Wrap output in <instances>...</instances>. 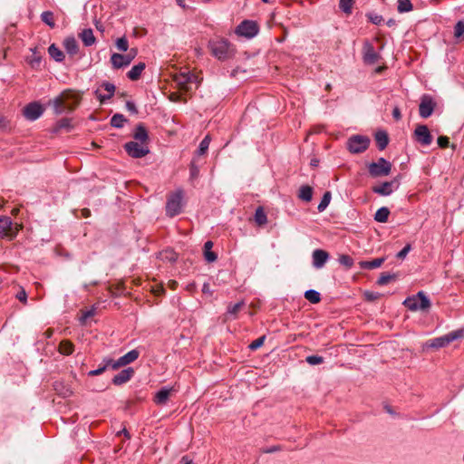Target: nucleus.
Returning a JSON list of instances; mask_svg holds the SVG:
<instances>
[{"label":"nucleus","instance_id":"nucleus-1","mask_svg":"<svg viewBox=\"0 0 464 464\" xmlns=\"http://www.w3.org/2000/svg\"><path fill=\"white\" fill-rule=\"evenodd\" d=\"M82 96L79 92L65 90L60 95L50 101L56 114H62L68 111H72L80 103Z\"/></svg>","mask_w":464,"mask_h":464},{"label":"nucleus","instance_id":"nucleus-2","mask_svg":"<svg viewBox=\"0 0 464 464\" xmlns=\"http://www.w3.org/2000/svg\"><path fill=\"white\" fill-rule=\"evenodd\" d=\"M464 338V328H459L450 332L442 336L436 337L426 341L423 349L439 350L447 347L450 343Z\"/></svg>","mask_w":464,"mask_h":464},{"label":"nucleus","instance_id":"nucleus-3","mask_svg":"<svg viewBox=\"0 0 464 464\" xmlns=\"http://www.w3.org/2000/svg\"><path fill=\"white\" fill-rule=\"evenodd\" d=\"M403 304L411 311H426L430 306V302L423 292L408 297Z\"/></svg>","mask_w":464,"mask_h":464},{"label":"nucleus","instance_id":"nucleus-4","mask_svg":"<svg viewBox=\"0 0 464 464\" xmlns=\"http://www.w3.org/2000/svg\"><path fill=\"white\" fill-rule=\"evenodd\" d=\"M392 163L384 158H379L377 161L368 165L369 174L372 178L386 177L392 171Z\"/></svg>","mask_w":464,"mask_h":464},{"label":"nucleus","instance_id":"nucleus-5","mask_svg":"<svg viewBox=\"0 0 464 464\" xmlns=\"http://www.w3.org/2000/svg\"><path fill=\"white\" fill-rule=\"evenodd\" d=\"M183 190L178 189L170 194L166 204V213L169 217H174L180 213L182 208Z\"/></svg>","mask_w":464,"mask_h":464},{"label":"nucleus","instance_id":"nucleus-6","mask_svg":"<svg viewBox=\"0 0 464 464\" xmlns=\"http://www.w3.org/2000/svg\"><path fill=\"white\" fill-rule=\"evenodd\" d=\"M22 227L21 225L14 224L9 217H0V237H6L10 240L14 239L19 229Z\"/></svg>","mask_w":464,"mask_h":464},{"label":"nucleus","instance_id":"nucleus-7","mask_svg":"<svg viewBox=\"0 0 464 464\" xmlns=\"http://www.w3.org/2000/svg\"><path fill=\"white\" fill-rule=\"evenodd\" d=\"M212 54L218 60H226L232 54V49L227 40L220 39L209 43Z\"/></svg>","mask_w":464,"mask_h":464},{"label":"nucleus","instance_id":"nucleus-8","mask_svg":"<svg viewBox=\"0 0 464 464\" xmlns=\"http://www.w3.org/2000/svg\"><path fill=\"white\" fill-rule=\"evenodd\" d=\"M370 140L362 135H354L347 141V148L351 153H362L367 150Z\"/></svg>","mask_w":464,"mask_h":464},{"label":"nucleus","instance_id":"nucleus-9","mask_svg":"<svg viewBox=\"0 0 464 464\" xmlns=\"http://www.w3.org/2000/svg\"><path fill=\"white\" fill-rule=\"evenodd\" d=\"M124 149L129 156L135 159L142 158L150 152L148 145L135 140L127 142Z\"/></svg>","mask_w":464,"mask_h":464},{"label":"nucleus","instance_id":"nucleus-10","mask_svg":"<svg viewBox=\"0 0 464 464\" xmlns=\"http://www.w3.org/2000/svg\"><path fill=\"white\" fill-rule=\"evenodd\" d=\"M236 33L246 38H252L258 33V25L251 20H245L237 27Z\"/></svg>","mask_w":464,"mask_h":464},{"label":"nucleus","instance_id":"nucleus-11","mask_svg":"<svg viewBox=\"0 0 464 464\" xmlns=\"http://www.w3.org/2000/svg\"><path fill=\"white\" fill-rule=\"evenodd\" d=\"M436 103L433 99L429 95H423L420 99L419 106V113L421 118L430 117L435 109Z\"/></svg>","mask_w":464,"mask_h":464},{"label":"nucleus","instance_id":"nucleus-12","mask_svg":"<svg viewBox=\"0 0 464 464\" xmlns=\"http://www.w3.org/2000/svg\"><path fill=\"white\" fill-rule=\"evenodd\" d=\"M23 112L27 120L35 121L44 113V108L38 102H31L24 108Z\"/></svg>","mask_w":464,"mask_h":464},{"label":"nucleus","instance_id":"nucleus-13","mask_svg":"<svg viewBox=\"0 0 464 464\" xmlns=\"http://www.w3.org/2000/svg\"><path fill=\"white\" fill-rule=\"evenodd\" d=\"M414 136L418 142L425 146L432 141V136L426 125H418L414 130Z\"/></svg>","mask_w":464,"mask_h":464},{"label":"nucleus","instance_id":"nucleus-14","mask_svg":"<svg viewBox=\"0 0 464 464\" xmlns=\"http://www.w3.org/2000/svg\"><path fill=\"white\" fill-rule=\"evenodd\" d=\"M139 355L140 353L136 349L128 352L126 354L120 357L117 361L112 360V369L116 370L120 367L131 363L138 359Z\"/></svg>","mask_w":464,"mask_h":464},{"label":"nucleus","instance_id":"nucleus-15","mask_svg":"<svg viewBox=\"0 0 464 464\" xmlns=\"http://www.w3.org/2000/svg\"><path fill=\"white\" fill-rule=\"evenodd\" d=\"M362 52L363 61L367 64H374L380 59V55L375 52L373 46L369 43L364 44Z\"/></svg>","mask_w":464,"mask_h":464},{"label":"nucleus","instance_id":"nucleus-16","mask_svg":"<svg viewBox=\"0 0 464 464\" xmlns=\"http://www.w3.org/2000/svg\"><path fill=\"white\" fill-rule=\"evenodd\" d=\"M134 375V370L131 367L123 369L112 378V383L120 386L129 382Z\"/></svg>","mask_w":464,"mask_h":464},{"label":"nucleus","instance_id":"nucleus-17","mask_svg":"<svg viewBox=\"0 0 464 464\" xmlns=\"http://www.w3.org/2000/svg\"><path fill=\"white\" fill-rule=\"evenodd\" d=\"M313 265L316 268H321L324 266L329 258V254L323 249H315L313 252Z\"/></svg>","mask_w":464,"mask_h":464},{"label":"nucleus","instance_id":"nucleus-18","mask_svg":"<svg viewBox=\"0 0 464 464\" xmlns=\"http://www.w3.org/2000/svg\"><path fill=\"white\" fill-rule=\"evenodd\" d=\"M32 54L26 57L27 63L32 69L39 70L42 63V53L38 51L37 47L30 49Z\"/></svg>","mask_w":464,"mask_h":464},{"label":"nucleus","instance_id":"nucleus-19","mask_svg":"<svg viewBox=\"0 0 464 464\" xmlns=\"http://www.w3.org/2000/svg\"><path fill=\"white\" fill-rule=\"evenodd\" d=\"M192 77H194V74H191L189 72L179 73L175 76V82H177L180 90L188 92L189 90L188 85L192 82Z\"/></svg>","mask_w":464,"mask_h":464},{"label":"nucleus","instance_id":"nucleus-20","mask_svg":"<svg viewBox=\"0 0 464 464\" xmlns=\"http://www.w3.org/2000/svg\"><path fill=\"white\" fill-rule=\"evenodd\" d=\"M111 63L114 69H120L128 66L130 63L129 57L121 53H113L111 57Z\"/></svg>","mask_w":464,"mask_h":464},{"label":"nucleus","instance_id":"nucleus-21","mask_svg":"<svg viewBox=\"0 0 464 464\" xmlns=\"http://www.w3.org/2000/svg\"><path fill=\"white\" fill-rule=\"evenodd\" d=\"M133 138L135 141H139L140 143H145L146 145H148V131L142 124L137 125L135 131L133 133Z\"/></svg>","mask_w":464,"mask_h":464},{"label":"nucleus","instance_id":"nucleus-22","mask_svg":"<svg viewBox=\"0 0 464 464\" xmlns=\"http://www.w3.org/2000/svg\"><path fill=\"white\" fill-rule=\"evenodd\" d=\"M392 185H393V182L391 181H386V182H383L382 183L381 185L379 186H374L372 187V191L378 195H381V196H389L392 193L393 189H392Z\"/></svg>","mask_w":464,"mask_h":464},{"label":"nucleus","instance_id":"nucleus-23","mask_svg":"<svg viewBox=\"0 0 464 464\" xmlns=\"http://www.w3.org/2000/svg\"><path fill=\"white\" fill-rule=\"evenodd\" d=\"M146 65L144 63H139L138 64L134 65L128 72L129 79H130L131 81L138 80L140 77Z\"/></svg>","mask_w":464,"mask_h":464},{"label":"nucleus","instance_id":"nucleus-24","mask_svg":"<svg viewBox=\"0 0 464 464\" xmlns=\"http://www.w3.org/2000/svg\"><path fill=\"white\" fill-rule=\"evenodd\" d=\"M102 86L104 88V90L106 92H108V94L102 95V94L99 93L98 91H96L95 93H96L98 99L100 100V102H103L105 100L110 99L113 96V93L115 92V86L110 82H103Z\"/></svg>","mask_w":464,"mask_h":464},{"label":"nucleus","instance_id":"nucleus-25","mask_svg":"<svg viewBox=\"0 0 464 464\" xmlns=\"http://www.w3.org/2000/svg\"><path fill=\"white\" fill-rule=\"evenodd\" d=\"M212 247H213L212 241H207L204 244V257L208 263L215 262L218 258L216 253L211 250Z\"/></svg>","mask_w":464,"mask_h":464},{"label":"nucleus","instance_id":"nucleus-26","mask_svg":"<svg viewBox=\"0 0 464 464\" xmlns=\"http://www.w3.org/2000/svg\"><path fill=\"white\" fill-rule=\"evenodd\" d=\"M53 388L58 394L64 398L69 397L72 394L71 388L62 382H55L53 383Z\"/></svg>","mask_w":464,"mask_h":464},{"label":"nucleus","instance_id":"nucleus-27","mask_svg":"<svg viewBox=\"0 0 464 464\" xmlns=\"http://www.w3.org/2000/svg\"><path fill=\"white\" fill-rule=\"evenodd\" d=\"M63 45H64L66 52L69 54L74 55L78 53L79 46L74 38H72V37L66 38L63 42Z\"/></svg>","mask_w":464,"mask_h":464},{"label":"nucleus","instance_id":"nucleus-28","mask_svg":"<svg viewBox=\"0 0 464 464\" xmlns=\"http://www.w3.org/2000/svg\"><path fill=\"white\" fill-rule=\"evenodd\" d=\"M384 260L385 259L383 257H381L375 258L372 261H361L359 266L362 269H374L380 267L383 264Z\"/></svg>","mask_w":464,"mask_h":464},{"label":"nucleus","instance_id":"nucleus-29","mask_svg":"<svg viewBox=\"0 0 464 464\" xmlns=\"http://www.w3.org/2000/svg\"><path fill=\"white\" fill-rule=\"evenodd\" d=\"M80 38L86 46H91L95 43V37L92 29H84L80 34Z\"/></svg>","mask_w":464,"mask_h":464},{"label":"nucleus","instance_id":"nucleus-30","mask_svg":"<svg viewBox=\"0 0 464 464\" xmlns=\"http://www.w3.org/2000/svg\"><path fill=\"white\" fill-rule=\"evenodd\" d=\"M170 389L162 388L155 395L154 401L156 404H165L169 397Z\"/></svg>","mask_w":464,"mask_h":464},{"label":"nucleus","instance_id":"nucleus-31","mask_svg":"<svg viewBox=\"0 0 464 464\" xmlns=\"http://www.w3.org/2000/svg\"><path fill=\"white\" fill-rule=\"evenodd\" d=\"M298 198L304 201L309 202L313 198V188L308 185H304L300 188Z\"/></svg>","mask_w":464,"mask_h":464},{"label":"nucleus","instance_id":"nucleus-32","mask_svg":"<svg viewBox=\"0 0 464 464\" xmlns=\"http://www.w3.org/2000/svg\"><path fill=\"white\" fill-rule=\"evenodd\" d=\"M375 140L380 150H384L389 142L388 134L385 131H378L375 134Z\"/></svg>","mask_w":464,"mask_h":464},{"label":"nucleus","instance_id":"nucleus-33","mask_svg":"<svg viewBox=\"0 0 464 464\" xmlns=\"http://www.w3.org/2000/svg\"><path fill=\"white\" fill-rule=\"evenodd\" d=\"M100 304H94L89 308L82 310V315L81 319H88L90 317L100 315Z\"/></svg>","mask_w":464,"mask_h":464},{"label":"nucleus","instance_id":"nucleus-34","mask_svg":"<svg viewBox=\"0 0 464 464\" xmlns=\"http://www.w3.org/2000/svg\"><path fill=\"white\" fill-rule=\"evenodd\" d=\"M48 53L56 62H62L64 58L63 53L54 44L49 46Z\"/></svg>","mask_w":464,"mask_h":464},{"label":"nucleus","instance_id":"nucleus-35","mask_svg":"<svg viewBox=\"0 0 464 464\" xmlns=\"http://www.w3.org/2000/svg\"><path fill=\"white\" fill-rule=\"evenodd\" d=\"M74 351V346L73 344L68 341V340H63L59 344V352L62 353V354H64V355H70L72 353V352Z\"/></svg>","mask_w":464,"mask_h":464},{"label":"nucleus","instance_id":"nucleus-36","mask_svg":"<svg viewBox=\"0 0 464 464\" xmlns=\"http://www.w3.org/2000/svg\"><path fill=\"white\" fill-rule=\"evenodd\" d=\"M389 215H390L389 208L386 207H382L376 211V213L374 215V219L377 222L384 223L388 220Z\"/></svg>","mask_w":464,"mask_h":464},{"label":"nucleus","instance_id":"nucleus-37","mask_svg":"<svg viewBox=\"0 0 464 464\" xmlns=\"http://www.w3.org/2000/svg\"><path fill=\"white\" fill-rule=\"evenodd\" d=\"M103 362H104V365L103 366H101L99 367L98 369L96 370H92L88 372V375L89 376H96V375H100L102 374V372H104V371L108 368V367H111L112 368V359H110V358H105L103 360Z\"/></svg>","mask_w":464,"mask_h":464},{"label":"nucleus","instance_id":"nucleus-38","mask_svg":"<svg viewBox=\"0 0 464 464\" xmlns=\"http://www.w3.org/2000/svg\"><path fill=\"white\" fill-rule=\"evenodd\" d=\"M255 221L258 226H264L267 223L266 214L265 213L263 208L259 207L256 208L255 214Z\"/></svg>","mask_w":464,"mask_h":464},{"label":"nucleus","instance_id":"nucleus-39","mask_svg":"<svg viewBox=\"0 0 464 464\" xmlns=\"http://www.w3.org/2000/svg\"><path fill=\"white\" fill-rule=\"evenodd\" d=\"M304 297L312 304H317L321 300L320 293L312 289L304 293Z\"/></svg>","mask_w":464,"mask_h":464},{"label":"nucleus","instance_id":"nucleus-40","mask_svg":"<svg viewBox=\"0 0 464 464\" xmlns=\"http://www.w3.org/2000/svg\"><path fill=\"white\" fill-rule=\"evenodd\" d=\"M42 21L49 25L51 28H53L55 26V23L53 20V14L51 11H45L42 13L41 14Z\"/></svg>","mask_w":464,"mask_h":464},{"label":"nucleus","instance_id":"nucleus-41","mask_svg":"<svg viewBox=\"0 0 464 464\" xmlns=\"http://www.w3.org/2000/svg\"><path fill=\"white\" fill-rule=\"evenodd\" d=\"M331 198H332V195H331L330 191H326L324 194L323 198L317 207L319 212H323L327 208V206L329 205V203L331 201Z\"/></svg>","mask_w":464,"mask_h":464},{"label":"nucleus","instance_id":"nucleus-42","mask_svg":"<svg viewBox=\"0 0 464 464\" xmlns=\"http://www.w3.org/2000/svg\"><path fill=\"white\" fill-rule=\"evenodd\" d=\"M126 119L121 114H115L111 119V124L115 128L122 127Z\"/></svg>","mask_w":464,"mask_h":464},{"label":"nucleus","instance_id":"nucleus-43","mask_svg":"<svg viewBox=\"0 0 464 464\" xmlns=\"http://www.w3.org/2000/svg\"><path fill=\"white\" fill-rule=\"evenodd\" d=\"M162 260H168L169 262H175L178 258V255L173 250H165L160 254Z\"/></svg>","mask_w":464,"mask_h":464},{"label":"nucleus","instance_id":"nucleus-44","mask_svg":"<svg viewBox=\"0 0 464 464\" xmlns=\"http://www.w3.org/2000/svg\"><path fill=\"white\" fill-rule=\"evenodd\" d=\"M397 8L400 13L410 12L412 10V5L410 0H399Z\"/></svg>","mask_w":464,"mask_h":464},{"label":"nucleus","instance_id":"nucleus-45","mask_svg":"<svg viewBox=\"0 0 464 464\" xmlns=\"http://www.w3.org/2000/svg\"><path fill=\"white\" fill-rule=\"evenodd\" d=\"M210 136L209 135H207L200 142L199 144V147H198V155H204L206 153V151L208 150V146H209V143H210Z\"/></svg>","mask_w":464,"mask_h":464},{"label":"nucleus","instance_id":"nucleus-46","mask_svg":"<svg viewBox=\"0 0 464 464\" xmlns=\"http://www.w3.org/2000/svg\"><path fill=\"white\" fill-rule=\"evenodd\" d=\"M338 261L342 266L348 269L353 266V259L348 255H341Z\"/></svg>","mask_w":464,"mask_h":464},{"label":"nucleus","instance_id":"nucleus-47","mask_svg":"<svg viewBox=\"0 0 464 464\" xmlns=\"http://www.w3.org/2000/svg\"><path fill=\"white\" fill-rule=\"evenodd\" d=\"M354 0H340L339 6L345 14H351Z\"/></svg>","mask_w":464,"mask_h":464},{"label":"nucleus","instance_id":"nucleus-48","mask_svg":"<svg viewBox=\"0 0 464 464\" xmlns=\"http://www.w3.org/2000/svg\"><path fill=\"white\" fill-rule=\"evenodd\" d=\"M394 278H395L394 275H390V274H387V273H382L381 275V276L379 277V279L377 280V284L379 285H385L389 284Z\"/></svg>","mask_w":464,"mask_h":464},{"label":"nucleus","instance_id":"nucleus-49","mask_svg":"<svg viewBox=\"0 0 464 464\" xmlns=\"http://www.w3.org/2000/svg\"><path fill=\"white\" fill-rule=\"evenodd\" d=\"M62 129H67V130L72 129L71 121L69 119L64 118L57 122V124L55 126V131H58Z\"/></svg>","mask_w":464,"mask_h":464},{"label":"nucleus","instance_id":"nucleus-50","mask_svg":"<svg viewBox=\"0 0 464 464\" xmlns=\"http://www.w3.org/2000/svg\"><path fill=\"white\" fill-rule=\"evenodd\" d=\"M265 340H266V335H262L259 338H257L256 340L253 341L248 345V348L252 351H255V350L260 348L264 344Z\"/></svg>","mask_w":464,"mask_h":464},{"label":"nucleus","instance_id":"nucleus-51","mask_svg":"<svg viewBox=\"0 0 464 464\" xmlns=\"http://www.w3.org/2000/svg\"><path fill=\"white\" fill-rule=\"evenodd\" d=\"M116 47L121 52H126L129 48V44L126 37H121L116 41Z\"/></svg>","mask_w":464,"mask_h":464},{"label":"nucleus","instance_id":"nucleus-52","mask_svg":"<svg viewBox=\"0 0 464 464\" xmlns=\"http://www.w3.org/2000/svg\"><path fill=\"white\" fill-rule=\"evenodd\" d=\"M464 35V22L459 21L454 28V36L459 38Z\"/></svg>","mask_w":464,"mask_h":464},{"label":"nucleus","instance_id":"nucleus-53","mask_svg":"<svg viewBox=\"0 0 464 464\" xmlns=\"http://www.w3.org/2000/svg\"><path fill=\"white\" fill-rule=\"evenodd\" d=\"M306 362L311 365H317L324 362V358L319 355H310L306 357Z\"/></svg>","mask_w":464,"mask_h":464},{"label":"nucleus","instance_id":"nucleus-54","mask_svg":"<svg viewBox=\"0 0 464 464\" xmlns=\"http://www.w3.org/2000/svg\"><path fill=\"white\" fill-rule=\"evenodd\" d=\"M15 297L24 304L27 303V294L23 287H19L17 293L15 294Z\"/></svg>","mask_w":464,"mask_h":464},{"label":"nucleus","instance_id":"nucleus-55","mask_svg":"<svg viewBox=\"0 0 464 464\" xmlns=\"http://www.w3.org/2000/svg\"><path fill=\"white\" fill-rule=\"evenodd\" d=\"M368 19L374 24H379L382 22V16L376 14H368Z\"/></svg>","mask_w":464,"mask_h":464},{"label":"nucleus","instance_id":"nucleus-56","mask_svg":"<svg viewBox=\"0 0 464 464\" xmlns=\"http://www.w3.org/2000/svg\"><path fill=\"white\" fill-rule=\"evenodd\" d=\"M438 145L442 149L448 148L450 145L449 138L446 136H440L438 138Z\"/></svg>","mask_w":464,"mask_h":464},{"label":"nucleus","instance_id":"nucleus-57","mask_svg":"<svg viewBox=\"0 0 464 464\" xmlns=\"http://www.w3.org/2000/svg\"><path fill=\"white\" fill-rule=\"evenodd\" d=\"M198 174H199V169L195 165L194 161H192L190 164V178L193 179H197L198 177Z\"/></svg>","mask_w":464,"mask_h":464},{"label":"nucleus","instance_id":"nucleus-58","mask_svg":"<svg viewBox=\"0 0 464 464\" xmlns=\"http://www.w3.org/2000/svg\"><path fill=\"white\" fill-rule=\"evenodd\" d=\"M243 304H244L242 302H239L232 306H228V313L232 315H235L237 312L242 307Z\"/></svg>","mask_w":464,"mask_h":464},{"label":"nucleus","instance_id":"nucleus-59","mask_svg":"<svg viewBox=\"0 0 464 464\" xmlns=\"http://www.w3.org/2000/svg\"><path fill=\"white\" fill-rule=\"evenodd\" d=\"M411 250V245H406L398 254L397 257L400 259H403L409 251Z\"/></svg>","mask_w":464,"mask_h":464},{"label":"nucleus","instance_id":"nucleus-60","mask_svg":"<svg viewBox=\"0 0 464 464\" xmlns=\"http://www.w3.org/2000/svg\"><path fill=\"white\" fill-rule=\"evenodd\" d=\"M10 127L9 121L3 115H0V129L6 130Z\"/></svg>","mask_w":464,"mask_h":464},{"label":"nucleus","instance_id":"nucleus-61","mask_svg":"<svg viewBox=\"0 0 464 464\" xmlns=\"http://www.w3.org/2000/svg\"><path fill=\"white\" fill-rule=\"evenodd\" d=\"M138 54L137 48H131L130 52L126 54L127 57H129L130 61L131 62Z\"/></svg>","mask_w":464,"mask_h":464},{"label":"nucleus","instance_id":"nucleus-62","mask_svg":"<svg viewBox=\"0 0 464 464\" xmlns=\"http://www.w3.org/2000/svg\"><path fill=\"white\" fill-rule=\"evenodd\" d=\"M126 108H127L128 111H131L132 113H137L138 112L135 104L133 102H127Z\"/></svg>","mask_w":464,"mask_h":464},{"label":"nucleus","instance_id":"nucleus-63","mask_svg":"<svg viewBox=\"0 0 464 464\" xmlns=\"http://www.w3.org/2000/svg\"><path fill=\"white\" fill-rule=\"evenodd\" d=\"M392 116L396 121H400L401 118V114L400 111V109L398 107H395L392 111Z\"/></svg>","mask_w":464,"mask_h":464},{"label":"nucleus","instance_id":"nucleus-64","mask_svg":"<svg viewBox=\"0 0 464 464\" xmlns=\"http://www.w3.org/2000/svg\"><path fill=\"white\" fill-rule=\"evenodd\" d=\"M152 291L156 295H160L163 294L164 289L162 285H156L155 287H153Z\"/></svg>","mask_w":464,"mask_h":464}]
</instances>
